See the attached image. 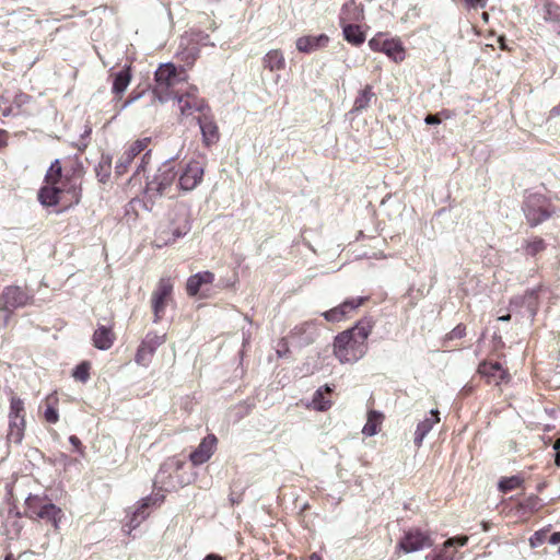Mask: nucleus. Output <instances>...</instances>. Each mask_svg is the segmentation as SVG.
<instances>
[{
	"label": "nucleus",
	"mask_w": 560,
	"mask_h": 560,
	"mask_svg": "<svg viewBox=\"0 0 560 560\" xmlns=\"http://www.w3.org/2000/svg\"><path fill=\"white\" fill-rule=\"evenodd\" d=\"M548 542L550 545H557L560 542V532H555L548 537Z\"/></svg>",
	"instance_id": "64"
},
{
	"label": "nucleus",
	"mask_w": 560,
	"mask_h": 560,
	"mask_svg": "<svg viewBox=\"0 0 560 560\" xmlns=\"http://www.w3.org/2000/svg\"><path fill=\"white\" fill-rule=\"evenodd\" d=\"M72 376L77 381L85 383L90 378V363L83 361L80 364H78L72 372Z\"/></svg>",
	"instance_id": "47"
},
{
	"label": "nucleus",
	"mask_w": 560,
	"mask_h": 560,
	"mask_svg": "<svg viewBox=\"0 0 560 560\" xmlns=\"http://www.w3.org/2000/svg\"><path fill=\"white\" fill-rule=\"evenodd\" d=\"M374 319L364 316L355 325L335 337L334 354L340 363H355L368 351V338L374 327Z\"/></svg>",
	"instance_id": "1"
},
{
	"label": "nucleus",
	"mask_w": 560,
	"mask_h": 560,
	"mask_svg": "<svg viewBox=\"0 0 560 560\" xmlns=\"http://www.w3.org/2000/svg\"><path fill=\"white\" fill-rule=\"evenodd\" d=\"M478 373L487 380L489 384L499 385L508 377V372L499 362L483 361L478 366Z\"/></svg>",
	"instance_id": "17"
},
{
	"label": "nucleus",
	"mask_w": 560,
	"mask_h": 560,
	"mask_svg": "<svg viewBox=\"0 0 560 560\" xmlns=\"http://www.w3.org/2000/svg\"><path fill=\"white\" fill-rule=\"evenodd\" d=\"M386 56H388L395 62L402 61L405 59V49L399 39L388 38L385 39V44H383V51Z\"/></svg>",
	"instance_id": "29"
},
{
	"label": "nucleus",
	"mask_w": 560,
	"mask_h": 560,
	"mask_svg": "<svg viewBox=\"0 0 560 560\" xmlns=\"http://www.w3.org/2000/svg\"><path fill=\"white\" fill-rule=\"evenodd\" d=\"M217 442L218 440L214 434L205 436L197 448L190 453L189 459L191 463L198 466L208 462L215 450Z\"/></svg>",
	"instance_id": "16"
},
{
	"label": "nucleus",
	"mask_w": 560,
	"mask_h": 560,
	"mask_svg": "<svg viewBox=\"0 0 560 560\" xmlns=\"http://www.w3.org/2000/svg\"><path fill=\"white\" fill-rule=\"evenodd\" d=\"M214 275L210 271H201L190 276L187 279L186 290L188 295L195 296L200 291L202 284L212 283Z\"/></svg>",
	"instance_id": "25"
},
{
	"label": "nucleus",
	"mask_w": 560,
	"mask_h": 560,
	"mask_svg": "<svg viewBox=\"0 0 560 560\" xmlns=\"http://www.w3.org/2000/svg\"><path fill=\"white\" fill-rule=\"evenodd\" d=\"M342 33L345 39L354 46H360L365 42V34L358 24H345Z\"/></svg>",
	"instance_id": "31"
},
{
	"label": "nucleus",
	"mask_w": 560,
	"mask_h": 560,
	"mask_svg": "<svg viewBox=\"0 0 560 560\" xmlns=\"http://www.w3.org/2000/svg\"><path fill=\"white\" fill-rule=\"evenodd\" d=\"M544 20L551 23H560V5L547 0L544 4Z\"/></svg>",
	"instance_id": "40"
},
{
	"label": "nucleus",
	"mask_w": 560,
	"mask_h": 560,
	"mask_svg": "<svg viewBox=\"0 0 560 560\" xmlns=\"http://www.w3.org/2000/svg\"><path fill=\"white\" fill-rule=\"evenodd\" d=\"M9 419L12 418H25V408L24 401L16 397L12 396L10 399V410H9Z\"/></svg>",
	"instance_id": "44"
},
{
	"label": "nucleus",
	"mask_w": 560,
	"mask_h": 560,
	"mask_svg": "<svg viewBox=\"0 0 560 560\" xmlns=\"http://www.w3.org/2000/svg\"><path fill=\"white\" fill-rule=\"evenodd\" d=\"M45 420L49 423H56L59 420V413L56 408L48 406L44 412Z\"/></svg>",
	"instance_id": "56"
},
{
	"label": "nucleus",
	"mask_w": 560,
	"mask_h": 560,
	"mask_svg": "<svg viewBox=\"0 0 560 560\" xmlns=\"http://www.w3.org/2000/svg\"><path fill=\"white\" fill-rule=\"evenodd\" d=\"M431 560H454L453 555H447L444 549L440 550L438 553H435Z\"/></svg>",
	"instance_id": "62"
},
{
	"label": "nucleus",
	"mask_w": 560,
	"mask_h": 560,
	"mask_svg": "<svg viewBox=\"0 0 560 560\" xmlns=\"http://www.w3.org/2000/svg\"><path fill=\"white\" fill-rule=\"evenodd\" d=\"M62 191V201L67 202L68 206L78 205L81 200L82 188L81 180L77 177L66 178L59 186Z\"/></svg>",
	"instance_id": "18"
},
{
	"label": "nucleus",
	"mask_w": 560,
	"mask_h": 560,
	"mask_svg": "<svg viewBox=\"0 0 560 560\" xmlns=\"http://www.w3.org/2000/svg\"><path fill=\"white\" fill-rule=\"evenodd\" d=\"M32 100V96L26 94V93H23V92H20L18 94H15L13 101H12V105L16 108H22L24 105L28 104L30 101Z\"/></svg>",
	"instance_id": "51"
},
{
	"label": "nucleus",
	"mask_w": 560,
	"mask_h": 560,
	"mask_svg": "<svg viewBox=\"0 0 560 560\" xmlns=\"http://www.w3.org/2000/svg\"><path fill=\"white\" fill-rule=\"evenodd\" d=\"M383 419V415L376 410H370L368 412L366 422L362 429V433L365 436H374L380 430V425Z\"/></svg>",
	"instance_id": "34"
},
{
	"label": "nucleus",
	"mask_w": 560,
	"mask_h": 560,
	"mask_svg": "<svg viewBox=\"0 0 560 560\" xmlns=\"http://www.w3.org/2000/svg\"><path fill=\"white\" fill-rule=\"evenodd\" d=\"M180 466L179 460L168 459L164 462L155 475L154 487L163 492H171L182 487L183 482L178 476Z\"/></svg>",
	"instance_id": "5"
},
{
	"label": "nucleus",
	"mask_w": 560,
	"mask_h": 560,
	"mask_svg": "<svg viewBox=\"0 0 560 560\" xmlns=\"http://www.w3.org/2000/svg\"><path fill=\"white\" fill-rule=\"evenodd\" d=\"M548 538L547 530H538L533 534L529 538L530 546L533 548L539 547L542 545Z\"/></svg>",
	"instance_id": "49"
},
{
	"label": "nucleus",
	"mask_w": 560,
	"mask_h": 560,
	"mask_svg": "<svg viewBox=\"0 0 560 560\" xmlns=\"http://www.w3.org/2000/svg\"><path fill=\"white\" fill-rule=\"evenodd\" d=\"M323 316L327 322L331 323L340 322L345 318V315L342 314L338 306L324 312Z\"/></svg>",
	"instance_id": "48"
},
{
	"label": "nucleus",
	"mask_w": 560,
	"mask_h": 560,
	"mask_svg": "<svg viewBox=\"0 0 560 560\" xmlns=\"http://www.w3.org/2000/svg\"><path fill=\"white\" fill-rule=\"evenodd\" d=\"M150 159H151V150H148V151L143 154V156H142V159H141L140 164L137 166V170H136V172H135V174H133V177H136V176L140 175L142 172H144V171H145V167H147V165L149 164Z\"/></svg>",
	"instance_id": "57"
},
{
	"label": "nucleus",
	"mask_w": 560,
	"mask_h": 560,
	"mask_svg": "<svg viewBox=\"0 0 560 560\" xmlns=\"http://www.w3.org/2000/svg\"><path fill=\"white\" fill-rule=\"evenodd\" d=\"M164 498L165 495L159 492L143 498L139 506L130 515L128 523L124 525V528L128 527L127 532L130 534L131 530L136 529L149 516V506L162 503Z\"/></svg>",
	"instance_id": "10"
},
{
	"label": "nucleus",
	"mask_w": 560,
	"mask_h": 560,
	"mask_svg": "<svg viewBox=\"0 0 560 560\" xmlns=\"http://www.w3.org/2000/svg\"><path fill=\"white\" fill-rule=\"evenodd\" d=\"M166 340V335H158L149 331L138 347L135 361L142 366H148L156 351Z\"/></svg>",
	"instance_id": "8"
},
{
	"label": "nucleus",
	"mask_w": 560,
	"mask_h": 560,
	"mask_svg": "<svg viewBox=\"0 0 560 560\" xmlns=\"http://www.w3.org/2000/svg\"><path fill=\"white\" fill-rule=\"evenodd\" d=\"M44 499L37 494H28L25 499V516L30 518H37L40 509L46 504Z\"/></svg>",
	"instance_id": "36"
},
{
	"label": "nucleus",
	"mask_w": 560,
	"mask_h": 560,
	"mask_svg": "<svg viewBox=\"0 0 560 560\" xmlns=\"http://www.w3.org/2000/svg\"><path fill=\"white\" fill-rule=\"evenodd\" d=\"M264 66L270 71L283 70L285 68L283 54L278 49L268 51L264 57Z\"/></svg>",
	"instance_id": "32"
},
{
	"label": "nucleus",
	"mask_w": 560,
	"mask_h": 560,
	"mask_svg": "<svg viewBox=\"0 0 560 560\" xmlns=\"http://www.w3.org/2000/svg\"><path fill=\"white\" fill-rule=\"evenodd\" d=\"M242 500H243V492L242 491L237 492L235 489H232L231 493H230V501H231L232 505L241 503Z\"/></svg>",
	"instance_id": "61"
},
{
	"label": "nucleus",
	"mask_w": 560,
	"mask_h": 560,
	"mask_svg": "<svg viewBox=\"0 0 560 560\" xmlns=\"http://www.w3.org/2000/svg\"><path fill=\"white\" fill-rule=\"evenodd\" d=\"M523 483V479L518 476L504 477L499 481V490L508 493Z\"/></svg>",
	"instance_id": "45"
},
{
	"label": "nucleus",
	"mask_w": 560,
	"mask_h": 560,
	"mask_svg": "<svg viewBox=\"0 0 560 560\" xmlns=\"http://www.w3.org/2000/svg\"><path fill=\"white\" fill-rule=\"evenodd\" d=\"M38 200L45 207H54L62 201V191L57 184H47L38 191Z\"/></svg>",
	"instance_id": "23"
},
{
	"label": "nucleus",
	"mask_w": 560,
	"mask_h": 560,
	"mask_svg": "<svg viewBox=\"0 0 560 560\" xmlns=\"http://www.w3.org/2000/svg\"><path fill=\"white\" fill-rule=\"evenodd\" d=\"M364 20V10L362 4H358L355 0H349L340 10L339 21L341 26L345 24H355Z\"/></svg>",
	"instance_id": "20"
},
{
	"label": "nucleus",
	"mask_w": 560,
	"mask_h": 560,
	"mask_svg": "<svg viewBox=\"0 0 560 560\" xmlns=\"http://www.w3.org/2000/svg\"><path fill=\"white\" fill-rule=\"evenodd\" d=\"M173 292V284L170 278H161L156 289L152 293V310L154 314V323L162 319L165 313L167 299Z\"/></svg>",
	"instance_id": "9"
},
{
	"label": "nucleus",
	"mask_w": 560,
	"mask_h": 560,
	"mask_svg": "<svg viewBox=\"0 0 560 560\" xmlns=\"http://www.w3.org/2000/svg\"><path fill=\"white\" fill-rule=\"evenodd\" d=\"M180 114L183 116H190L195 112H198L199 115H203V113H210L211 109L207 103V101L202 97H183L178 96L177 98Z\"/></svg>",
	"instance_id": "19"
},
{
	"label": "nucleus",
	"mask_w": 560,
	"mask_h": 560,
	"mask_svg": "<svg viewBox=\"0 0 560 560\" xmlns=\"http://www.w3.org/2000/svg\"><path fill=\"white\" fill-rule=\"evenodd\" d=\"M433 540L428 532H423L418 527H412L404 533L398 542V547L406 553L416 552L424 548L431 547Z\"/></svg>",
	"instance_id": "7"
},
{
	"label": "nucleus",
	"mask_w": 560,
	"mask_h": 560,
	"mask_svg": "<svg viewBox=\"0 0 560 560\" xmlns=\"http://www.w3.org/2000/svg\"><path fill=\"white\" fill-rule=\"evenodd\" d=\"M25 418L9 419V431L7 439L9 442L20 444L24 438Z\"/></svg>",
	"instance_id": "30"
},
{
	"label": "nucleus",
	"mask_w": 560,
	"mask_h": 560,
	"mask_svg": "<svg viewBox=\"0 0 560 560\" xmlns=\"http://www.w3.org/2000/svg\"><path fill=\"white\" fill-rule=\"evenodd\" d=\"M150 143V138H143L135 141L118 159L115 165L117 176L124 175L135 158L143 152Z\"/></svg>",
	"instance_id": "12"
},
{
	"label": "nucleus",
	"mask_w": 560,
	"mask_h": 560,
	"mask_svg": "<svg viewBox=\"0 0 560 560\" xmlns=\"http://www.w3.org/2000/svg\"><path fill=\"white\" fill-rule=\"evenodd\" d=\"M191 230V220L189 208L185 203H177L170 212V225L167 230L162 231L159 240L162 244L159 247L175 243L178 238L187 235Z\"/></svg>",
	"instance_id": "3"
},
{
	"label": "nucleus",
	"mask_w": 560,
	"mask_h": 560,
	"mask_svg": "<svg viewBox=\"0 0 560 560\" xmlns=\"http://www.w3.org/2000/svg\"><path fill=\"white\" fill-rule=\"evenodd\" d=\"M94 170L98 182L103 184L107 183L112 172V155L102 154Z\"/></svg>",
	"instance_id": "35"
},
{
	"label": "nucleus",
	"mask_w": 560,
	"mask_h": 560,
	"mask_svg": "<svg viewBox=\"0 0 560 560\" xmlns=\"http://www.w3.org/2000/svg\"><path fill=\"white\" fill-rule=\"evenodd\" d=\"M131 67L125 65L121 70L114 74L112 91L116 95L122 94L131 81Z\"/></svg>",
	"instance_id": "26"
},
{
	"label": "nucleus",
	"mask_w": 560,
	"mask_h": 560,
	"mask_svg": "<svg viewBox=\"0 0 560 560\" xmlns=\"http://www.w3.org/2000/svg\"><path fill=\"white\" fill-rule=\"evenodd\" d=\"M200 128L202 144L210 148L220 140L219 127L214 120L212 113H203L196 118Z\"/></svg>",
	"instance_id": "11"
},
{
	"label": "nucleus",
	"mask_w": 560,
	"mask_h": 560,
	"mask_svg": "<svg viewBox=\"0 0 560 560\" xmlns=\"http://www.w3.org/2000/svg\"><path fill=\"white\" fill-rule=\"evenodd\" d=\"M203 166L198 161H190L178 179V186L182 190H192L202 180Z\"/></svg>",
	"instance_id": "13"
},
{
	"label": "nucleus",
	"mask_w": 560,
	"mask_h": 560,
	"mask_svg": "<svg viewBox=\"0 0 560 560\" xmlns=\"http://www.w3.org/2000/svg\"><path fill=\"white\" fill-rule=\"evenodd\" d=\"M177 176L174 160L168 159L162 163L152 178L145 183V194L149 198L161 197L168 189Z\"/></svg>",
	"instance_id": "4"
},
{
	"label": "nucleus",
	"mask_w": 560,
	"mask_h": 560,
	"mask_svg": "<svg viewBox=\"0 0 560 560\" xmlns=\"http://www.w3.org/2000/svg\"><path fill=\"white\" fill-rule=\"evenodd\" d=\"M94 346L100 350H107L114 343V335L110 328L100 326L93 334Z\"/></svg>",
	"instance_id": "28"
},
{
	"label": "nucleus",
	"mask_w": 560,
	"mask_h": 560,
	"mask_svg": "<svg viewBox=\"0 0 560 560\" xmlns=\"http://www.w3.org/2000/svg\"><path fill=\"white\" fill-rule=\"evenodd\" d=\"M468 9H483L487 5V0H463Z\"/></svg>",
	"instance_id": "58"
},
{
	"label": "nucleus",
	"mask_w": 560,
	"mask_h": 560,
	"mask_svg": "<svg viewBox=\"0 0 560 560\" xmlns=\"http://www.w3.org/2000/svg\"><path fill=\"white\" fill-rule=\"evenodd\" d=\"M178 96H183V97H200L199 96V91H198V88L197 86H194V85H190L188 86L185 92L183 93H178Z\"/></svg>",
	"instance_id": "59"
},
{
	"label": "nucleus",
	"mask_w": 560,
	"mask_h": 560,
	"mask_svg": "<svg viewBox=\"0 0 560 560\" xmlns=\"http://www.w3.org/2000/svg\"><path fill=\"white\" fill-rule=\"evenodd\" d=\"M441 115H444L446 118L448 117L446 110H443L440 114H428L424 118V122L427 125H440L442 122Z\"/></svg>",
	"instance_id": "55"
},
{
	"label": "nucleus",
	"mask_w": 560,
	"mask_h": 560,
	"mask_svg": "<svg viewBox=\"0 0 560 560\" xmlns=\"http://www.w3.org/2000/svg\"><path fill=\"white\" fill-rule=\"evenodd\" d=\"M468 542V537L467 536H455V537H451L448 538L445 542H444V548H450V547H454V546H465L466 544Z\"/></svg>",
	"instance_id": "52"
},
{
	"label": "nucleus",
	"mask_w": 560,
	"mask_h": 560,
	"mask_svg": "<svg viewBox=\"0 0 560 560\" xmlns=\"http://www.w3.org/2000/svg\"><path fill=\"white\" fill-rule=\"evenodd\" d=\"M553 197L540 192H528L525 196L522 210L530 228L544 223L560 210L553 203Z\"/></svg>",
	"instance_id": "2"
},
{
	"label": "nucleus",
	"mask_w": 560,
	"mask_h": 560,
	"mask_svg": "<svg viewBox=\"0 0 560 560\" xmlns=\"http://www.w3.org/2000/svg\"><path fill=\"white\" fill-rule=\"evenodd\" d=\"M329 37L325 34L306 35L296 39V49L300 52L311 54L327 46Z\"/></svg>",
	"instance_id": "21"
},
{
	"label": "nucleus",
	"mask_w": 560,
	"mask_h": 560,
	"mask_svg": "<svg viewBox=\"0 0 560 560\" xmlns=\"http://www.w3.org/2000/svg\"><path fill=\"white\" fill-rule=\"evenodd\" d=\"M155 83L176 85L182 81L180 73L172 63H165L158 68L154 73Z\"/></svg>",
	"instance_id": "24"
},
{
	"label": "nucleus",
	"mask_w": 560,
	"mask_h": 560,
	"mask_svg": "<svg viewBox=\"0 0 560 560\" xmlns=\"http://www.w3.org/2000/svg\"><path fill=\"white\" fill-rule=\"evenodd\" d=\"M61 174H62V167L60 164V161L56 159L49 166L46 176L45 182L46 184H58L61 182Z\"/></svg>",
	"instance_id": "43"
},
{
	"label": "nucleus",
	"mask_w": 560,
	"mask_h": 560,
	"mask_svg": "<svg viewBox=\"0 0 560 560\" xmlns=\"http://www.w3.org/2000/svg\"><path fill=\"white\" fill-rule=\"evenodd\" d=\"M184 40H189L190 44H194L199 48L203 46H214L210 40V36L202 31H191L187 37L182 38L180 46L184 45Z\"/></svg>",
	"instance_id": "39"
},
{
	"label": "nucleus",
	"mask_w": 560,
	"mask_h": 560,
	"mask_svg": "<svg viewBox=\"0 0 560 560\" xmlns=\"http://www.w3.org/2000/svg\"><path fill=\"white\" fill-rule=\"evenodd\" d=\"M368 296H357L345 300L341 304L338 305L345 318L358 307H360L365 301H368Z\"/></svg>",
	"instance_id": "42"
},
{
	"label": "nucleus",
	"mask_w": 560,
	"mask_h": 560,
	"mask_svg": "<svg viewBox=\"0 0 560 560\" xmlns=\"http://www.w3.org/2000/svg\"><path fill=\"white\" fill-rule=\"evenodd\" d=\"M141 97V94H130L128 96V98L125 101V103L122 104L121 106V109H125L126 107H128L130 104H132L133 102H136L137 100H139Z\"/></svg>",
	"instance_id": "63"
},
{
	"label": "nucleus",
	"mask_w": 560,
	"mask_h": 560,
	"mask_svg": "<svg viewBox=\"0 0 560 560\" xmlns=\"http://www.w3.org/2000/svg\"><path fill=\"white\" fill-rule=\"evenodd\" d=\"M374 97L371 85H366L355 97L352 112H362L370 106L371 100Z\"/></svg>",
	"instance_id": "38"
},
{
	"label": "nucleus",
	"mask_w": 560,
	"mask_h": 560,
	"mask_svg": "<svg viewBox=\"0 0 560 560\" xmlns=\"http://www.w3.org/2000/svg\"><path fill=\"white\" fill-rule=\"evenodd\" d=\"M32 300L33 295L25 289L19 285H8L0 295V311L14 312L30 304Z\"/></svg>",
	"instance_id": "6"
},
{
	"label": "nucleus",
	"mask_w": 560,
	"mask_h": 560,
	"mask_svg": "<svg viewBox=\"0 0 560 560\" xmlns=\"http://www.w3.org/2000/svg\"><path fill=\"white\" fill-rule=\"evenodd\" d=\"M312 406L317 411H326L331 407V401L325 399L322 390L316 389L313 394Z\"/></svg>",
	"instance_id": "46"
},
{
	"label": "nucleus",
	"mask_w": 560,
	"mask_h": 560,
	"mask_svg": "<svg viewBox=\"0 0 560 560\" xmlns=\"http://www.w3.org/2000/svg\"><path fill=\"white\" fill-rule=\"evenodd\" d=\"M178 93L179 91L175 90V85L171 84L155 83L153 88V94L161 103H165L171 100L177 101Z\"/></svg>",
	"instance_id": "33"
},
{
	"label": "nucleus",
	"mask_w": 560,
	"mask_h": 560,
	"mask_svg": "<svg viewBox=\"0 0 560 560\" xmlns=\"http://www.w3.org/2000/svg\"><path fill=\"white\" fill-rule=\"evenodd\" d=\"M510 306L512 308H524L523 315H527L530 319H533L538 310V293L537 290H528L523 295L514 296Z\"/></svg>",
	"instance_id": "15"
},
{
	"label": "nucleus",
	"mask_w": 560,
	"mask_h": 560,
	"mask_svg": "<svg viewBox=\"0 0 560 560\" xmlns=\"http://www.w3.org/2000/svg\"><path fill=\"white\" fill-rule=\"evenodd\" d=\"M70 444L75 448L78 453L83 454V446L80 439L77 435L69 436Z\"/></svg>",
	"instance_id": "60"
},
{
	"label": "nucleus",
	"mask_w": 560,
	"mask_h": 560,
	"mask_svg": "<svg viewBox=\"0 0 560 560\" xmlns=\"http://www.w3.org/2000/svg\"><path fill=\"white\" fill-rule=\"evenodd\" d=\"M182 47L183 48L177 52V56L180 58V60L185 61L186 63L192 65L199 57V47H197L194 44H190L189 40H184V45Z\"/></svg>",
	"instance_id": "37"
},
{
	"label": "nucleus",
	"mask_w": 560,
	"mask_h": 560,
	"mask_svg": "<svg viewBox=\"0 0 560 560\" xmlns=\"http://www.w3.org/2000/svg\"><path fill=\"white\" fill-rule=\"evenodd\" d=\"M521 506L525 510L536 511L540 506L539 499L536 495H532L527 498L524 502H522Z\"/></svg>",
	"instance_id": "54"
},
{
	"label": "nucleus",
	"mask_w": 560,
	"mask_h": 560,
	"mask_svg": "<svg viewBox=\"0 0 560 560\" xmlns=\"http://www.w3.org/2000/svg\"><path fill=\"white\" fill-rule=\"evenodd\" d=\"M385 39L382 34H378L369 40V46L373 51H383V44Z\"/></svg>",
	"instance_id": "53"
},
{
	"label": "nucleus",
	"mask_w": 560,
	"mask_h": 560,
	"mask_svg": "<svg viewBox=\"0 0 560 560\" xmlns=\"http://www.w3.org/2000/svg\"><path fill=\"white\" fill-rule=\"evenodd\" d=\"M523 248L526 255L534 257L544 252L547 248V244L542 238L534 237L533 240L526 241Z\"/></svg>",
	"instance_id": "41"
},
{
	"label": "nucleus",
	"mask_w": 560,
	"mask_h": 560,
	"mask_svg": "<svg viewBox=\"0 0 560 560\" xmlns=\"http://www.w3.org/2000/svg\"><path fill=\"white\" fill-rule=\"evenodd\" d=\"M318 336L317 324L313 320L296 325L290 332V338L299 346L306 347L315 341Z\"/></svg>",
	"instance_id": "14"
},
{
	"label": "nucleus",
	"mask_w": 560,
	"mask_h": 560,
	"mask_svg": "<svg viewBox=\"0 0 560 560\" xmlns=\"http://www.w3.org/2000/svg\"><path fill=\"white\" fill-rule=\"evenodd\" d=\"M439 421V411L432 409L430 411V417H427L417 424L413 442L418 447L422 445L424 438L433 429L434 424L438 423Z\"/></svg>",
	"instance_id": "22"
},
{
	"label": "nucleus",
	"mask_w": 560,
	"mask_h": 560,
	"mask_svg": "<svg viewBox=\"0 0 560 560\" xmlns=\"http://www.w3.org/2000/svg\"><path fill=\"white\" fill-rule=\"evenodd\" d=\"M466 336V326L464 324L456 325L445 337L446 340L460 339Z\"/></svg>",
	"instance_id": "50"
},
{
	"label": "nucleus",
	"mask_w": 560,
	"mask_h": 560,
	"mask_svg": "<svg viewBox=\"0 0 560 560\" xmlns=\"http://www.w3.org/2000/svg\"><path fill=\"white\" fill-rule=\"evenodd\" d=\"M63 517V512L60 508H58L56 504L47 502L44 504V506L40 509L37 518H42L45 521H48L52 524L55 529L59 528V523L61 522V518Z\"/></svg>",
	"instance_id": "27"
}]
</instances>
